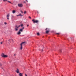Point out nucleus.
Listing matches in <instances>:
<instances>
[{
	"instance_id": "nucleus-1",
	"label": "nucleus",
	"mask_w": 76,
	"mask_h": 76,
	"mask_svg": "<svg viewBox=\"0 0 76 76\" xmlns=\"http://www.w3.org/2000/svg\"><path fill=\"white\" fill-rule=\"evenodd\" d=\"M1 56L2 57H4V58L7 57V56L4 55V54L3 53L1 54Z\"/></svg>"
},
{
	"instance_id": "nucleus-2",
	"label": "nucleus",
	"mask_w": 76,
	"mask_h": 76,
	"mask_svg": "<svg viewBox=\"0 0 76 76\" xmlns=\"http://www.w3.org/2000/svg\"><path fill=\"white\" fill-rule=\"evenodd\" d=\"M32 21L33 22V23H38V20H32Z\"/></svg>"
},
{
	"instance_id": "nucleus-3",
	"label": "nucleus",
	"mask_w": 76,
	"mask_h": 76,
	"mask_svg": "<svg viewBox=\"0 0 76 76\" xmlns=\"http://www.w3.org/2000/svg\"><path fill=\"white\" fill-rule=\"evenodd\" d=\"M18 28H19L18 27V26H17V25H16L15 28V31H17L18 30Z\"/></svg>"
},
{
	"instance_id": "nucleus-4",
	"label": "nucleus",
	"mask_w": 76,
	"mask_h": 76,
	"mask_svg": "<svg viewBox=\"0 0 76 76\" xmlns=\"http://www.w3.org/2000/svg\"><path fill=\"white\" fill-rule=\"evenodd\" d=\"M18 7H23V5H22L21 4H18Z\"/></svg>"
},
{
	"instance_id": "nucleus-5",
	"label": "nucleus",
	"mask_w": 76,
	"mask_h": 76,
	"mask_svg": "<svg viewBox=\"0 0 76 76\" xmlns=\"http://www.w3.org/2000/svg\"><path fill=\"white\" fill-rule=\"evenodd\" d=\"M47 29H48V28H46L45 29L46 31H47L46 32V34H48V32H49V31H50V30L48 29L49 30H47Z\"/></svg>"
},
{
	"instance_id": "nucleus-6",
	"label": "nucleus",
	"mask_w": 76,
	"mask_h": 76,
	"mask_svg": "<svg viewBox=\"0 0 76 76\" xmlns=\"http://www.w3.org/2000/svg\"><path fill=\"white\" fill-rule=\"evenodd\" d=\"M3 1H7L8 2H9V3H11V2H10V1H7V0H3Z\"/></svg>"
},
{
	"instance_id": "nucleus-7",
	"label": "nucleus",
	"mask_w": 76,
	"mask_h": 76,
	"mask_svg": "<svg viewBox=\"0 0 76 76\" xmlns=\"http://www.w3.org/2000/svg\"><path fill=\"white\" fill-rule=\"evenodd\" d=\"M23 16V15H22L21 14H20L18 15H17V16Z\"/></svg>"
},
{
	"instance_id": "nucleus-8",
	"label": "nucleus",
	"mask_w": 76,
	"mask_h": 76,
	"mask_svg": "<svg viewBox=\"0 0 76 76\" xmlns=\"http://www.w3.org/2000/svg\"><path fill=\"white\" fill-rule=\"evenodd\" d=\"M10 16V15L9 14H8L7 15V19H9V16Z\"/></svg>"
},
{
	"instance_id": "nucleus-9",
	"label": "nucleus",
	"mask_w": 76,
	"mask_h": 76,
	"mask_svg": "<svg viewBox=\"0 0 76 76\" xmlns=\"http://www.w3.org/2000/svg\"><path fill=\"white\" fill-rule=\"evenodd\" d=\"M16 72L17 73H19V69H17V70L16 71Z\"/></svg>"
},
{
	"instance_id": "nucleus-10",
	"label": "nucleus",
	"mask_w": 76,
	"mask_h": 76,
	"mask_svg": "<svg viewBox=\"0 0 76 76\" xmlns=\"http://www.w3.org/2000/svg\"><path fill=\"white\" fill-rule=\"evenodd\" d=\"M19 75L20 76H23V73H20L19 74Z\"/></svg>"
},
{
	"instance_id": "nucleus-11",
	"label": "nucleus",
	"mask_w": 76,
	"mask_h": 76,
	"mask_svg": "<svg viewBox=\"0 0 76 76\" xmlns=\"http://www.w3.org/2000/svg\"><path fill=\"white\" fill-rule=\"evenodd\" d=\"M21 34V32L20 31H19L17 33L18 35H20Z\"/></svg>"
},
{
	"instance_id": "nucleus-12",
	"label": "nucleus",
	"mask_w": 76,
	"mask_h": 76,
	"mask_svg": "<svg viewBox=\"0 0 76 76\" xmlns=\"http://www.w3.org/2000/svg\"><path fill=\"white\" fill-rule=\"evenodd\" d=\"M20 45H21V47H20V50H22V45L21 44H20Z\"/></svg>"
},
{
	"instance_id": "nucleus-13",
	"label": "nucleus",
	"mask_w": 76,
	"mask_h": 76,
	"mask_svg": "<svg viewBox=\"0 0 76 76\" xmlns=\"http://www.w3.org/2000/svg\"><path fill=\"white\" fill-rule=\"evenodd\" d=\"M16 13V11H15V10H13L12 11V13Z\"/></svg>"
},
{
	"instance_id": "nucleus-14",
	"label": "nucleus",
	"mask_w": 76,
	"mask_h": 76,
	"mask_svg": "<svg viewBox=\"0 0 76 76\" xmlns=\"http://www.w3.org/2000/svg\"><path fill=\"white\" fill-rule=\"evenodd\" d=\"M19 31H20V32H23V30L22 29H20Z\"/></svg>"
},
{
	"instance_id": "nucleus-15",
	"label": "nucleus",
	"mask_w": 76,
	"mask_h": 76,
	"mask_svg": "<svg viewBox=\"0 0 76 76\" xmlns=\"http://www.w3.org/2000/svg\"><path fill=\"white\" fill-rule=\"evenodd\" d=\"M25 42H22L20 44H21V45H22V44H24V43H25Z\"/></svg>"
},
{
	"instance_id": "nucleus-16",
	"label": "nucleus",
	"mask_w": 76,
	"mask_h": 76,
	"mask_svg": "<svg viewBox=\"0 0 76 76\" xmlns=\"http://www.w3.org/2000/svg\"><path fill=\"white\" fill-rule=\"evenodd\" d=\"M24 28H25V27H23V28H21V29L23 30V29H24Z\"/></svg>"
},
{
	"instance_id": "nucleus-17",
	"label": "nucleus",
	"mask_w": 76,
	"mask_h": 76,
	"mask_svg": "<svg viewBox=\"0 0 76 76\" xmlns=\"http://www.w3.org/2000/svg\"><path fill=\"white\" fill-rule=\"evenodd\" d=\"M20 26H21V25H19L18 26V28H19V27H20Z\"/></svg>"
},
{
	"instance_id": "nucleus-18",
	"label": "nucleus",
	"mask_w": 76,
	"mask_h": 76,
	"mask_svg": "<svg viewBox=\"0 0 76 76\" xmlns=\"http://www.w3.org/2000/svg\"><path fill=\"white\" fill-rule=\"evenodd\" d=\"M59 52H60V53H61V50H59Z\"/></svg>"
},
{
	"instance_id": "nucleus-19",
	"label": "nucleus",
	"mask_w": 76,
	"mask_h": 76,
	"mask_svg": "<svg viewBox=\"0 0 76 76\" xmlns=\"http://www.w3.org/2000/svg\"><path fill=\"white\" fill-rule=\"evenodd\" d=\"M37 35H39V33H37Z\"/></svg>"
},
{
	"instance_id": "nucleus-20",
	"label": "nucleus",
	"mask_w": 76,
	"mask_h": 76,
	"mask_svg": "<svg viewBox=\"0 0 76 76\" xmlns=\"http://www.w3.org/2000/svg\"><path fill=\"white\" fill-rule=\"evenodd\" d=\"M28 18H29V19H31V17H30V16H29V17H28Z\"/></svg>"
},
{
	"instance_id": "nucleus-21",
	"label": "nucleus",
	"mask_w": 76,
	"mask_h": 76,
	"mask_svg": "<svg viewBox=\"0 0 76 76\" xmlns=\"http://www.w3.org/2000/svg\"><path fill=\"white\" fill-rule=\"evenodd\" d=\"M26 11H25L24 12V14H26Z\"/></svg>"
},
{
	"instance_id": "nucleus-22",
	"label": "nucleus",
	"mask_w": 76,
	"mask_h": 76,
	"mask_svg": "<svg viewBox=\"0 0 76 76\" xmlns=\"http://www.w3.org/2000/svg\"><path fill=\"white\" fill-rule=\"evenodd\" d=\"M14 57L16 56V54H14Z\"/></svg>"
},
{
	"instance_id": "nucleus-23",
	"label": "nucleus",
	"mask_w": 76,
	"mask_h": 76,
	"mask_svg": "<svg viewBox=\"0 0 76 76\" xmlns=\"http://www.w3.org/2000/svg\"><path fill=\"white\" fill-rule=\"evenodd\" d=\"M20 26H21V27H23V24H21Z\"/></svg>"
},
{
	"instance_id": "nucleus-24",
	"label": "nucleus",
	"mask_w": 76,
	"mask_h": 76,
	"mask_svg": "<svg viewBox=\"0 0 76 76\" xmlns=\"http://www.w3.org/2000/svg\"><path fill=\"white\" fill-rule=\"evenodd\" d=\"M4 24H5V25H6V24H7V23L5 22L4 23Z\"/></svg>"
},
{
	"instance_id": "nucleus-25",
	"label": "nucleus",
	"mask_w": 76,
	"mask_h": 76,
	"mask_svg": "<svg viewBox=\"0 0 76 76\" xmlns=\"http://www.w3.org/2000/svg\"><path fill=\"white\" fill-rule=\"evenodd\" d=\"M21 12L22 13H23V12H22V11H21Z\"/></svg>"
},
{
	"instance_id": "nucleus-26",
	"label": "nucleus",
	"mask_w": 76,
	"mask_h": 76,
	"mask_svg": "<svg viewBox=\"0 0 76 76\" xmlns=\"http://www.w3.org/2000/svg\"><path fill=\"white\" fill-rule=\"evenodd\" d=\"M56 34H58V35H59V34H60L59 33H56Z\"/></svg>"
},
{
	"instance_id": "nucleus-27",
	"label": "nucleus",
	"mask_w": 76,
	"mask_h": 76,
	"mask_svg": "<svg viewBox=\"0 0 76 76\" xmlns=\"http://www.w3.org/2000/svg\"><path fill=\"white\" fill-rule=\"evenodd\" d=\"M0 65L1 66H2L1 64V63L0 62Z\"/></svg>"
},
{
	"instance_id": "nucleus-28",
	"label": "nucleus",
	"mask_w": 76,
	"mask_h": 76,
	"mask_svg": "<svg viewBox=\"0 0 76 76\" xmlns=\"http://www.w3.org/2000/svg\"><path fill=\"white\" fill-rule=\"evenodd\" d=\"M26 1H27V2H28L27 0H26Z\"/></svg>"
},
{
	"instance_id": "nucleus-29",
	"label": "nucleus",
	"mask_w": 76,
	"mask_h": 76,
	"mask_svg": "<svg viewBox=\"0 0 76 76\" xmlns=\"http://www.w3.org/2000/svg\"><path fill=\"white\" fill-rule=\"evenodd\" d=\"M1 44H3V43H2V42H1Z\"/></svg>"
},
{
	"instance_id": "nucleus-30",
	"label": "nucleus",
	"mask_w": 76,
	"mask_h": 76,
	"mask_svg": "<svg viewBox=\"0 0 76 76\" xmlns=\"http://www.w3.org/2000/svg\"><path fill=\"white\" fill-rule=\"evenodd\" d=\"M27 26H29V25H27Z\"/></svg>"
},
{
	"instance_id": "nucleus-31",
	"label": "nucleus",
	"mask_w": 76,
	"mask_h": 76,
	"mask_svg": "<svg viewBox=\"0 0 76 76\" xmlns=\"http://www.w3.org/2000/svg\"><path fill=\"white\" fill-rule=\"evenodd\" d=\"M24 3H26V2H25V1H24Z\"/></svg>"
},
{
	"instance_id": "nucleus-32",
	"label": "nucleus",
	"mask_w": 76,
	"mask_h": 76,
	"mask_svg": "<svg viewBox=\"0 0 76 76\" xmlns=\"http://www.w3.org/2000/svg\"><path fill=\"white\" fill-rule=\"evenodd\" d=\"M37 13H39V12H37Z\"/></svg>"
},
{
	"instance_id": "nucleus-33",
	"label": "nucleus",
	"mask_w": 76,
	"mask_h": 76,
	"mask_svg": "<svg viewBox=\"0 0 76 76\" xmlns=\"http://www.w3.org/2000/svg\"><path fill=\"white\" fill-rule=\"evenodd\" d=\"M43 49H42V51H43Z\"/></svg>"
},
{
	"instance_id": "nucleus-34",
	"label": "nucleus",
	"mask_w": 76,
	"mask_h": 76,
	"mask_svg": "<svg viewBox=\"0 0 76 76\" xmlns=\"http://www.w3.org/2000/svg\"><path fill=\"white\" fill-rule=\"evenodd\" d=\"M2 69H3V68H2Z\"/></svg>"
}]
</instances>
